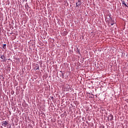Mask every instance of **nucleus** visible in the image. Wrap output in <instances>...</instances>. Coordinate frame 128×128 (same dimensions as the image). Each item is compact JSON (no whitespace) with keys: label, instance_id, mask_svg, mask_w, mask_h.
<instances>
[{"label":"nucleus","instance_id":"5","mask_svg":"<svg viewBox=\"0 0 128 128\" xmlns=\"http://www.w3.org/2000/svg\"><path fill=\"white\" fill-rule=\"evenodd\" d=\"M122 4H124V6H126V8H128V6H126V2H124V1L122 2Z\"/></svg>","mask_w":128,"mask_h":128},{"label":"nucleus","instance_id":"4","mask_svg":"<svg viewBox=\"0 0 128 128\" xmlns=\"http://www.w3.org/2000/svg\"><path fill=\"white\" fill-rule=\"evenodd\" d=\"M3 48H4V50H6V44H4L3 46H2Z\"/></svg>","mask_w":128,"mask_h":128},{"label":"nucleus","instance_id":"9","mask_svg":"<svg viewBox=\"0 0 128 128\" xmlns=\"http://www.w3.org/2000/svg\"><path fill=\"white\" fill-rule=\"evenodd\" d=\"M62 76H64V74H62Z\"/></svg>","mask_w":128,"mask_h":128},{"label":"nucleus","instance_id":"8","mask_svg":"<svg viewBox=\"0 0 128 128\" xmlns=\"http://www.w3.org/2000/svg\"><path fill=\"white\" fill-rule=\"evenodd\" d=\"M111 25H112V26H113V25H114V24H112Z\"/></svg>","mask_w":128,"mask_h":128},{"label":"nucleus","instance_id":"6","mask_svg":"<svg viewBox=\"0 0 128 128\" xmlns=\"http://www.w3.org/2000/svg\"><path fill=\"white\" fill-rule=\"evenodd\" d=\"M39 68H40V67H38V66H36V68H34L35 70H39Z\"/></svg>","mask_w":128,"mask_h":128},{"label":"nucleus","instance_id":"7","mask_svg":"<svg viewBox=\"0 0 128 128\" xmlns=\"http://www.w3.org/2000/svg\"><path fill=\"white\" fill-rule=\"evenodd\" d=\"M79 4L78 3H76V6H78Z\"/></svg>","mask_w":128,"mask_h":128},{"label":"nucleus","instance_id":"3","mask_svg":"<svg viewBox=\"0 0 128 128\" xmlns=\"http://www.w3.org/2000/svg\"><path fill=\"white\" fill-rule=\"evenodd\" d=\"M0 58L2 60H6V58H4V56H0Z\"/></svg>","mask_w":128,"mask_h":128},{"label":"nucleus","instance_id":"1","mask_svg":"<svg viewBox=\"0 0 128 128\" xmlns=\"http://www.w3.org/2000/svg\"><path fill=\"white\" fill-rule=\"evenodd\" d=\"M108 120H114V116L110 114V115L108 116Z\"/></svg>","mask_w":128,"mask_h":128},{"label":"nucleus","instance_id":"2","mask_svg":"<svg viewBox=\"0 0 128 128\" xmlns=\"http://www.w3.org/2000/svg\"><path fill=\"white\" fill-rule=\"evenodd\" d=\"M8 122H6V121H4L2 122V125L3 126H4V128H6V126H8Z\"/></svg>","mask_w":128,"mask_h":128}]
</instances>
